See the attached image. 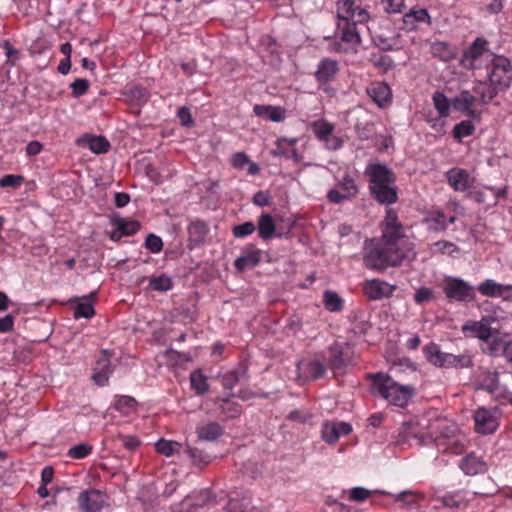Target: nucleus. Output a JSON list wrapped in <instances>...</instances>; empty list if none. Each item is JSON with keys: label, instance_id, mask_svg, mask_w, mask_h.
I'll list each match as a JSON object with an SVG mask.
<instances>
[{"label": "nucleus", "instance_id": "obj_1", "mask_svg": "<svg viewBox=\"0 0 512 512\" xmlns=\"http://www.w3.org/2000/svg\"><path fill=\"white\" fill-rule=\"evenodd\" d=\"M416 253L414 243L392 210H387L383 222L381 240H368L364 244L363 263L365 267L378 271L411 261Z\"/></svg>", "mask_w": 512, "mask_h": 512}, {"label": "nucleus", "instance_id": "obj_2", "mask_svg": "<svg viewBox=\"0 0 512 512\" xmlns=\"http://www.w3.org/2000/svg\"><path fill=\"white\" fill-rule=\"evenodd\" d=\"M402 436L411 444L428 446L436 444L440 451L460 454L466 446V437L457 425L445 418L426 415L403 425Z\"/></svg>", "mask_w": 512, "mask_h": 512}, {"label": "nucleus", "instance_id": "obj_3", "mask_svg": "<svg viewBox=\"0 0 512 512\" xmlns=\"http://www.w3.org/2000/svg\"><path fill=\"white\" fill-rule=\"evenodd\" d=\"M481 78H485L488 82L479 80L475 86V92L479 95L482 104H487L499 90L509 87L512 81V67L509 60L502 56H495L484 69Z\"/></svg>", "mask_w": 512, "mask_h": 512}, {"label": "nucleus", "instance_id": "obj_4", "mask_svg": "<svg viewBox=\"0 0 512 512\" xmlns=\"http://www.w3.org/2000/svg\"><path fill=\"white\" fill-rule=\"evenodd\" d=\"M370 181V190L375 199L383 204H392L397 200L394 188V175L385 165L370 164L366 169Z\"/></svg>", "mask_w": 512, "mask_h": 512}, {"label": "nucleus", "instance_id": "obj_5", "mask_svg": "<svg viewBox=\"0 0 512 512\" xmlns=\"http://www.w3.org/2000/svg\"><path fill=\"white\" fill-rule=\"evenodd\" d=\"M371 378L373 394L395 406L404 407L413 394L411 386L400 385L389 375L377 373Z\"/></svg>", "mask_w": 512, "mask_h": 512}, {"label": "nucleus", "instance_id": "obj_6", "mask_svg": "<svg viewBox=\"0 0 512 512\" xmlns=\"http://www.w3.org/2000/svg\"><path fill=\"white\" fill-rule=\"evenodd\" d=\"M494 55L488 48V43L477 38L463 53L460 64L463 68L473 72L477 79H481L484 69L493 61Z\"/></svg>", "mask_w": 512, "mask_h": 512}, {"label": "nucleus", "instance_id": "obj_7", "mask_svg": "<svg viewBox=\"0 0 512 512\" xmlns=\"http://www.w3.org/2000/svg\"><path fill=\"white\" fill-rule=\"evenodd\" d=\"M336 9L338 27L342 24H364L371 17L370 6L364 0H339Z\"/></svg>", "mask_w": 512, "mask_h": 512}, {"label": "nucleus", "instance_id": "obj_8", "mask_svg": "<svg viewBox=\"0 0 512 512\" xmlns=\"http://www.w3.org/2000/svg\"><path fill=\"white\" fill-rule=\"evenodd\" d=\"M426 359L438 367H465L470 364V358L467 356H456L450 353L442 352L438 345L430 343L424 347Z\"/></svg>", "mask_w": 512, "mask_h": 512}, {"label": "nucleus", "instance_id": "obj_9", "mask_svg": "<svg viewBox=\"0 0 512 512\" xmlns=\"http://www.w3.org/2000/svg\"><path fill=\"white\" fill-rule=\"evenodd\" d=\"M446 296L456 301L465 302L475 298L474 288L466 281L456 277H446L443 284Z\"/></svg>", "mask_w": 512, "mask_h": 512}, {"label": "nucleus", "instance_id": "obj_10", "mask_svg": "<svg viewBox=\"0 0 512 512\" xmlns=\"http://www.w3.org/2000/svg\"><path fill=\"white\" fill-rule=\"evenodd\" d=\"M357 193L358 187L354 178L347 174L328 192L327 197L330 202L338 204L356 196Z\"/></svg>", "mask_w": 512, "mask_h": 512}, {"label": "nucleus", "instance_id": "obj_11", "mask_svg": "<svg viewBox=\"0 0 512 512\" xmlns=\"http://www.w3.org/2000/svg\"><path fill=\"white\" fill-rule=\"evenodd\" d=\"M492 321L491 317H483L480 321H467L462 326V332L466 337L487 341L493 335Z\"/></svg>", "mask_w": 512, "mask_h": 512}, {"label": "nucleus", "instance_id": "obj_12", "mask_svg": "<svg viewBox=\"0 0 512 512\" xmlns=\"http://www.w3.org/2000/svg\"><path fill=\"white\" fill-rule=\"evenodd\" d=\"M476 431L482 434H490L498 427L497 409L479 408L474 415Z\"/></svg>", "mask_w": 512, "mask_h": 512}, {"label": "nucleus", "instance_id": "obj_13", "mask_svg": "<svg viewBox=\"0 0 512 512\" xmlns=\"http://www.w3.org/2000/svg\"><path fill=\"white\" fill-rule=\"evenodd\" d=\"M352 432V426L343 421H327L322 425V439L328 444H335L340 437Z\"/></svg>", "mask_w": 512, "mask_h": 512}, {"label": "nucleus", "instance_id": "obj_14", "mask_svg": "<svg viewBox=\"0 0 512 512\" xmlns=\"http://www.w3.org/2000/svg\"><path fill=\"white\" fill-rule=\"evenodd\" d=\"M212 501L210 492L202 490L187 496L180 504V512H204L205 506Z\"/></svg>", "mask_w": 512, "mask_h": 512}, {"label": "nucleus", "instance_id": "obj_15", "mask_svg": "<svg viewBox=\"0 0 512 512\" xmlns=\"http://www.w3.org/2000/svg\"><path fill=\"white\" fill-rule=\"evenodd\" d=\"M478 291L488 297H499L506 301H512V285L497 283L487 279L478 285Z\"/></svg>", "mask_w": 512, "mask_h": 512}, {"label": "nucleus", "instance_id": "obj_16", "mask_svg": "<svg viewBox=\"0 0 512 512\" xmlns=\"http://www.w3.org/2000/svg\"><path fill=\"white\" fill-rule=\"evenodd\" d=\"M106 504V497L99 490L84 491L79 496V505L83 512H99Z\"/></svg>", "mask_w": 512, "mask_h": 512}, {"label": "nucleus", "instance_id": "obj_17", "mask_svg": "<svg viewBox=\"0 0 512 512\" xmlns=\"http://www.w3.org/2000/svg\"><path fill=\"white\" fill-rule=\"evenodd\" d=\"M395 287L379 279L367 280L363 285L365 295L372 300H380L392 295Z\"/></svg>", "mask_w": 512, "mask_h": 512}, {"label": "nucleus", "instance_id": "obj_18", "mask_svg": "<svg viewBox=\"0 0 512 512\" xmlns=\"http://www.w3.org/2000/svg\"><path fill=\"white\" fill-rule=\"evenodd\" d=\"M446 177L450 186L456 191H468L474 184V178L470 173L461 168H453L449 170Z\"/></svg>", "mask_w": 512, "mask_h": 512}, {"label": "nucleus", "instance_id": "obj_19", "mask_svg": "<svg viewBox=\"0 0 512 512\" xmlns=\"http://www.w3.org/2000/svg\"><path fill=\"white\" fill-rule=\"evenodd\" d=\"M111 223L114 229L110 233V238L114 241L119 240L123 236L133 235L139 229V223L137 221L118 216L112 218Z\"/></svg>", "mask_w": 512, "mask_h": 512}, {"label": "nucleus", "instance_id": "obj_20", "mask_svg": "<svg viewBox=\"0 0 512 512\" xmlns=\"http://www.w3.org/2000/svg\"><path fill=\"white\" fill-rule=\"evenodd\" d=\"M455 219V215L446 217L442 210L433 209L427 213L425 222L428 226V229L438 232L445 230L449 224L455 222Z\"/></svg>", "mask_w": 512, "mask_h": 512}, {"label": "nucleus", "instance_id": "obj_21", "mask_svg": "<svg viewBox=\"0 0 512 512\" xmlns=\"http://www.w3.org/2000/svg\"><path fill=\"white\" fill-rule=\"evenodd\" d=\"M261 258V251L254 246H248L240 257L235 260V267L238 271H245L258 265Z\"/></svg>", "mask_w": 512, "mask_h": 512}, {"label": "nucleus", "instance_id": "obj_22", "mask_svg": "<svg viewBox=\"0 0 512 512\" xmlns=\"http://www.w3.org/2000/svg\"><path fill=\"white\" fill-rule=\"evenodd\" d=\"M301 377L307 379H317L324 376L326 368L319 359L301 361L297 366Z\"/></svg>", "mask_w": 512, "mask_h": 512}, {"label": "nucleus", "instance_id": "obj_23", "mask_svg": "<svg viewBox=\"0 0 512 512\" xmlns=\"http://www.w3.org/2000/svg\"><path fill=\"white\" fill-rule=\"evenodd\" d=\"M368 95L381 108L391 103V89L382 82L372 83L367 89Z\"/></svg>", "mask_w": 512, "mask_h": 512}, {"label": "nucleus", "instance_id": "obj_24", "mask_svg": "<svg viewBox=\"0 0 512 512\" xmlns=\"http://www.w3.org/2000/svg\"><path fill=\"white\" fill-rule=\"evenodd\" d=\"M78 146L87 147L95 154L106 153L109 142L102 136L84 135L76 140Z\"/></svg>", "mask_w": 512, "mask_h": 512}, {"label": "nucleus", "instance_id": "obj_25", "mask_svg": "<svg viewBox=\"0 0 512 512\" xmlns=\"http://www.w3.org/2000/svg\"><path fill=\"white\" fill-rule=\"evenodd\" d=\"M475 97L469 91H462L454 100L453 107L476 119L479 117V114L473 109V105L475 103Z\"/></svg>", "mask_w": 512, "mask_h": 512}, {"label": "nucleus", "instance_id": "obj_26", "mask_svg": "<svg viewBox=\"0 0 512 512\" xmlns=\"http://www.w3.org/2000/svg\"><path fill=\"white\" fill-rule=\"evenodd\" d=\"M112 371L113 370L109 356L104 353L103 356L96 362L92 378L97 385L104 386L107 384Z\"/></svg>", "mask_w": 512, "mask_h": 512}, {"label": "nucleus", "instance_id": "obj_27", "mask_svg": "<svg viewBox=\"0 0 512 512\" xmlns=\"http://www.w3.org/2000/svg\"><path fill=\"white\" fill-rule=\"evenodd\" d=\"M253 111L256 116L272 122H282L285 119V110L279 106L255 105Z\"/></svg>", "mask_w": 512, "mask_h": 512}, {"label": "nucleus", "instance_id": "obj_28", "mask_svg": "<svg viewBox=\"0 0 512 512\" xmlns=\"http://www.w3.org/2000/svg\"><path fill=\"white\" fill-rule=\"evenodd\" d=\"M505 189L484 187L481 190H477L471 193L475 201L479 203L488 202L489 205L496 204L497 200L504 196Z\"/></svg>", "mask_w": 512, "mask_h": 512}, {"label": "nucleus", "instance_id": "obj_29", "mask_svg": "<svg viewBox=\"0 0 512 512\" xmlns=\"http://www.w3.org/2000/svg\"><path fill=\"white\" fill-rule=\"evenodd\" d=\"M434 57L442 61H450L456 57L457 51L450 44L442 41H434L430 47Z\"/></svg>", "mask_w": 512, "mask_h": 512}, {"label": "nucleus", "instance_id": "obj_30", "mask_svg": "<svg viewBox=\"0 0 512 512\" xmlns=\"http://www.w3.org/2000/svg\"><path fill=\"white\" fill-rule=\"evenodd\" d=\"M95 297V293H91L88 298L75 299L76 303L74 309V318H91L95 314V310L92 304V299Z\"/></svg>", "mask_w": 512, "mask_h": 512}, {"label": "nucleus", "instance_id": "obj_31", "mask_svg": "<svg viewBox=\"0 0 512 512\" xmlns=\"http://www.w3.org/2000/svg\"><path fill=\"white\" fill-rule=\"evenodd\" d=\"M374 493L388 494L386 491L369 490L365 487L357 486L351 489L343 491V495L347 497L349 501L353 502H364L370 498Z\"/></svg>", "mask_w": 512, "mask_h": 512}, {"label": "nucleus", "instance_id": "obj_32", "mask_svg": "<svg viewBox=\"0 0 512 512\" xmlns=\"http://www.w3.org/2000/svg\"><path fill=\"white\" fill-rule=\"evenodd\" d=\"M460 468L467 475H476L486 470V464L474 455H469L460 463Z\"/></svg>", "mask_w": 512, "mask_h": 512}, {"label": "nucleus", "instance_id": "obj_33", "mask_svg": "<svg viewBox=\"0 0 512 512\" xmlns=\"http://www.w3.org/2000/svg\"><path fill=\"white\" fill-rule=\"evenodd\" d=\"M338 71L337 62L331 59H324L319 63L316 77L319 81L331 80Z\"/></svg>", "mask_w": 512, "mask_h": 512}, {"label": "nucleus", "instance_id": "obj_34", "mask_svg": "<svg viewBox=\"0 0 512 512\" xmlns=\"http://www.w3.org/2000/svg\"><path fill=\"white\" fill-rule=\"evenodd\" d=\"M275 222L271 215L262 214L258 220V233L260 238L268 240L275 235Z\"/></svg>", "mask_w": 512, "mask_h": 512}, {"label": "nucleus", "instance_id": "obj_35", "mask_svg": "<svg viewBox=\"0 0 512 512\" xmlns=\"http://www.w3.org/2000/svg\"><path fill=\"white\" fill-rule=\"evenodd\" d=\"M403 21L407 28L413 29L418 23H430V16L425 9H412L404 15Z\"/></svg>", "mask_w": 512, "mask_h": 512}, {"label": "nucleus", "instance_id": "obj_36", "mask_svg": "<svg viewBox=\"0 0 512 512\" xmlns=\"http://www.w3.org/2000/svg\"><path fill=\"white\" fill-rule=\"evenodd\" d=\"M395 502L401 503V505L405 508H412L418 504L420 501V495L411 490L402 491L399 493L391 494L388 493Z\"/></svg>", "mask_w": 512, "mask_h": 512}, {"label": "nucleus", "instance_id": "obj_37", "mask_svg": "<svg viewBox=\"0 0 512 512\" xmlns=\"http://www.w3.org/2000/svg\"><path fill=\"white\" fill-rule=\"evenodd\" d=\"M197 432L200 439L213 441L222 434V428L217 423H208L199 427Z\"/></svg>", "mask_w": 512, "mask_h": 512}, {"label": "nucleus", "instance_id": "obj_38", "mask_svg": "<svg viewBox=\"0 0 512 512\" xmlns=\"http://www.w3.org/2000/svg\"><path fill=\"white\" fill-rule=\"evenodd\" d=\"M311 128L315 136L322 142L334 131V125L323 119L313 122Z\"/></svg>", "mask_w": 512, "mask_h": 512}, {"label": "nucleus", "instance_id": "obj_39", "mask_svg": "<svg viewBox=\"0 0 512 512\" xmlns=\"http://www.w3.org/2000/svg\"><path fill=\"white\" fill-rule=\"evenodd\" d=\"M323 301L326 309L330 312H338L343 307L342 298L336 292L330 290L324 292Z\"/></svg>", "mask_w": 512, "mask_h": 512}, {"label": "nucleus", "instance_id": "obj_40", "mask_svg": "<svg viewBox=\"0 0 512 512\" xmlns=\"http://www.w3.org/2000/svg\"><path fill=\"white\" fill-rule=\"evenodd\" d=\"M342 30L341 40L349 43L351 45H357L360 43V36L356 29V25L352 24H342L341 27H338Z\"/></svg>", "mask_w": 512, "mask_h": 512}, {"label": "nucleus", "instance_id": "obj_41", "mask_svg": "<svg viewBox=\"0 0 512 512\" xmlns=\"http://www.w3.org/2000/svg\"><path fill=\"white\" fill-rule=\"evenodd\" d=\"M180 443L170 440L160 439L155 444V449L158 453L163 454L167 457L172 456L175 453H178L180 450Z\"/></svg>", "mask_w": 512, "mask_h": 512}, {"label": "nucleus", "instance_id": "obj_42", "mask_svg": "<svg viewBox=\"0 0 512 512\" xmlns=\"http://www.w3.org/2000/svg\"><path fill=\"white\" fill-rule=\"evenodd\" d=\"M149 285L155 291L166 292L172 288V281L167 275L152 276Z\"/></svg>", "mask_w": 512, "mask_h": 512}, {"label": "nucleus", "instance_id": "obj_43", "mask_svg": "<svg viewBox=\"0 0 512 512\" xmlns=\"http://www.w3.org/2000/svg\"><path fill=\"white\" fill-rule=\"evenodd\" d=\"M474 130L475 126L473 125L472 121L465 120L455 125L453 129V135L457 140L461 141L463 138L472 135Z\"/></svg>", "mask_w": 512, "mask_h": 512}, {"label": "nucleus", "instance_id": "obj_44", "mask_svg": "<svg viewBox=\"0 0 512 512\" xmlns=\"http://www.w3.org/2000/svg\"><path fill=\"white\" fill-rule=\"evenodd\" d=\"M433 103L441 117L448 116L451 103L443 93L436 92L433 95Z\"/></svg>", "mask_w": 512, "mask_h": 512}, {"label": "nucleus", "instance_id": "obj_45", "mask_svg": "<svg viewBox=\"0 0 512 512\" xmlns=\"http://www.w3.org/2000/svg\"><path fill=\"white\" fill-rule=\"evenodd\" d=\"M191 385L198 394H203L208 390L207 378L201 372L195 371L191 374Z\"/></svg>", "mask_w": 512, "mask_h": 512}, {"label": "nucleus", "instance_id": "obj_46", "mask_svg": "<svg viewBox=\"0 0 512 512\" xmlns=\"http://www.w3.org/2000/svg\"><path fill=\"white\" fill-rule=\"evenodd\" d=\"M92 452V446L86 443H81L73 446L68 451V456L72 459H83Z\"/></svg>", "mask_w": 512, "mask_h": 512}, {"label": "nucleus", "instance_id": "obj_47", "mask_svg": "<svg viewBox=\"0 0 512 512\" xmlns=\"http://www.w3.org/2000/svg\"><path fill=\"white\" fill-rule=\"evenodd\" d=\"M296 143V139L281 138L276 143V149L273 151L275 156H289V149Z\"/></svg>", "mask_w": 512, "mask_h": 512}, {"label": "nucleus", "instance_id": "obj_48", "mask_svg": "<svg viewBox=\"0 0 512 512\" xmlns=\"http://www.w3.org/2000/svg\"><path fill=\"white\" fill-rule=\"evenodd\" d=\"M255 225L252 222H245L233 228V234L236 238H243L251 235L255 231Z\"/></svg>", "mask_w": 512, "mask_h": 512}, {"label": "nucleus", "instance_id": "obj_49", "mask_svg": "<svg viewBox=\"0 0 512 512\" xmlns=\"http://www.w3.org/2000/svg\"><path fill=\"white\" fill-rule=\"evenodd\" d=\"M24 181V178L20 175H5L0 179V186L18 188Z\"/></svg>", "mask_w": 512, "mask_h": 512}, {"label": "nucleus", "instance_id": "obj_50", "mask_svg": "<svg viewBox=\"0 0 512 512\" xmlns=\"http://www.w3.org/2000/svg\"><path fill=\"white\" fill-rule=\"evenodd\" d=\"M145 246L152 253H159L162 250V239L154 234L148 235L145 241Z\"/></svg>", "mask_w": 512, "mask_h": 512}, {"label": "nucleus", "instance_id": "obj_51", "mask_svg": "<svg viewBox=\"0 0 512 512\" xmlns=\"http://www.w3.org/2000/svg\"><path fill=\"white\" fill-rule=\"evenodd\" d=\"M482 387L490 393H495L498 390V374L488 373L483 380Z\"/></svg>", "mask_w": 512, "mask_h": 512}, {"label": "nucleus", "instance_id": "obj_52", "mask_svg": "<svg viewBox=\"0 0 512 512\" xmlns=\"http://www.w3.org/2000/svg\"><path fill=\"white\" fill-rule=\"evenodd\" d=\"M433 299V291L426 287L418 289L414 295V300L418 304L429 302Z\"/></svg>", "mask_w": 512, "mask_h": 512}, {"label": "nucleus", "instance_id": "obj_53", "mask_svg": "<svg viewBox=\"0 0 512 512\" xmlns=\"http://www.w3.org/2000/svg\"><path fill=\"white\" fill-rule=\"evenodd\" d=\"M89 87V82L85 79H77L71 84L73 95L79 97L84 95Z\"/></svg>", "mask_w": 512, "mask_h": 512}, {"label": "nucleus", "instance_id": "obj_54", "mask_svg": "<svg viewBox=\"0 0 512 512\" xmlns=\"http://www.w3.org/2000/svg\"><path fill=\"white\" fill-rule=\"evenodd\" d=\"M382 3L388 13H400L404 7V0H382Z\"/></svg>", "mask_w": 512, "mask_h": 512}, {"label": "nucleus", "instance_id": "obj_55", "mask_svg": "<svg viewBox=\"0 0 512 512\" xmlns=\"http://www.w3.org/2000/svg\"><path fill=\"white\" fill-rule=\"evenodd\" d=\"M432 251L433 252H446L448 254H452L455 251H457V247L451 242L438 241L433 244Z\"/></svg>", "mask_w": 512, "mask_h": 512}, {"label": "nucleus", "instance_id": "obj_56", "mask_svg": "<svg viewBox=\"0 0 512 512\" xmlns=\"http://www.w3.org/2000/svg\"><path fill=\"white\" fill-rule=\"evenodd\" d=\"M239 381V374L236 371H230L223 375L222 384L225 388L231 390Z\"/></svg>", "mask_w": 512, "mask_h": 512}, {"label": "nucleus", "instance_id": "obj_57", "mask_svg": "<svg viewBox=\"0 0 512 512\" xmlns=\"http://www.w3.org/2000/svg\"><path fill=\"white\" fill-rule=\"evenodd\" d=\"M249 160L245 153L238 152L231 157V164L236 169H243L249 163Z\"/></svg>", "mask_w": 512, "mask_h": 512}, {"label": "nucleus", "instance_id": "obj_58", "mask_svg": "<svg viewBox=\"0 0 512 512\" xmlns=\"http://www.w3.org/2000/svg\"><path fill=\"white\" fill-rule=\"evenodd\" d=\"M325 147L329 150H338L343 145V140L331 133L324 141H323Z\"/></svg>", "mask_w": 512, "mask_h": 512}, {"label": "nucleus", "instance_id": "obj_59", "mask_svg": "<svg viewBox=\"0 0 512 512\" xmlns=\"http://www.w3.org/2000/svg\"><path fill=\"white\" fill-rule=\"evenodd\" d=\"M135 406V400L129 396H121L116 402V408L122 412L126 409H132Z\"/></svg>", "mask_w": 512, "mask_h": 512}, {"label": "nucleus", "instance_id": "obj_60", "mask_svg": "<svg viewBox=\"0 0 512 512\" xmlns=\"http://www.w3.org/2000/svg\"><path fill=\"white\" fill-rule=\"evenodd\" d=\"M178 117L183 126H190L193 123L191 114L189 110L185 107H182L178 111Z\"/></svg>", "mask_w": 512, "mask_h": 512}, {"label": "nucleus", "instance_id": "obj_61", "mask_svg": "<svg viewBox=\"0 0 512 512\" xmlns=\"http://www.w3.org/2000/svg\"><path fill=\"white\" fill-rule=\"evenodd\" d=\"M14 319L11 315L0 318V332H9L13 329Z\"/></svg>", "mask_w": 512, "mask_h": 512}, {"label": "nucleus", "instance_id": "obj_62", "mask_svg": "<svg viewBox=\"0 0 512 512\" xmlns=\"http://www.w3.org/2000/svg\"><path fill=\"white\" fill-rule=\"evenodd\" d=\"M42 150V144L38 141H31L26 146V152L29 156L38 155Z\"/></svg>", "mask_w": 512, "mask_h": 512}, {"label": "nucleus", "instance_id": "obj_63", "mask_svg": "<svg viewBox=\"0 0 512 512\" xmlns=\"http://www.w3.org/2000/svg\"><path fill=\"white\" fill-rule=\"evenodd\" d=\"M123 444L126 448L134 450L140 445V441L135 436H123Z\"/></svg>", "mask_w": 512, "mask_h": 512}, {"label": "nucleus", "instance_id": "obj_64", "mask_svg": "<svg viewBox=\"0 0 512 512\" xmlns=\"http://www.w3.org/2000/svg\"><path fill=\"white\" fill-rule=\"evenodd\" d=\"M254 204L258 206H265L269 204V196L265 192H258L253 198Z\"/></svg>", "mask_w": 512, "mask_h": 512}]
</instances>
